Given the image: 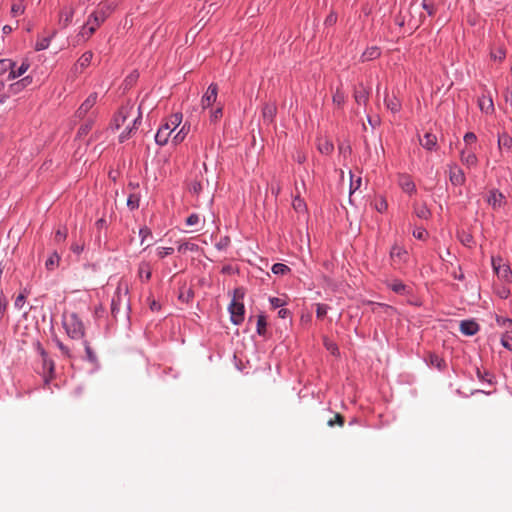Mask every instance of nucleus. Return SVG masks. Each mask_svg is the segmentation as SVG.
Masks as SVG:
<instances>
[{"label":"nucleus","mask_w":512,"mask_h":512,"mask_svg":"<svg viewBox=\"0 0 512 512\" xmlns=\"http://www.w3.org/2000/svg\"><path fill=\"white\" fill-rule=\"evenodd\" d=\"M181 121H182V114H180V113L173 114L165 124H163L159 127V129L155 135V142L160 146H164L165 144H167L171 133L173 132V130L176 127L179 126Z\"/></svg>","instance_id":"nucleus-1"},{"label":"nucleus","mask_w":512,"mask_h":512,"mask_svg":"<svg viewBox=\"0 0 512 512\" xmlns=\"http://www.w3.org/2000/svg\"><path fill=\"white\" fill-rule=\"evenodd\" d=\"M244 292L241 289H235L234 297L228 307L230 319L234 325H240L244 321L245 307L240 299H243Z\"/></svg>","instance_id":"nucleus-2"},{"label":"nucleus","mask_w":512,"mask_h":512,"mask_svg":"<svg viewBox=\"0 0 512 512\" xmlns=\"http://www.w3.org/2000/svg\"><path fill=\"white\" fill-rule=\"evenodd\" d=\"M64 328L69 337L72 339H80L84 336V325L76 313H71L63 320Z\"/></svg>","instance_id":"nucleus-3"},{"label":"nucleus","mask_w":512,"mask_h":512,"mask_svg":"<svg viewBox=\"0 0 512 512\" xmlns=\"http://www.w3.org/2000/svg\"><path fill=\"white\" fill-rule=\"evenodd\" d=\"M491 262L497 277L505 283H510L512 281V270L509 264L505 263L501 257H492Z\"/></svg>","instance_id":"nucleus-4"},{"label":"nucleus","mask_w":512,"mask_h":512,"mask_svg":"<svg viewBox=\"0 0 512 512\" xmlns=\"http://www.w3.org/2000/svg\"><path fill=\"white\" fill-rule=\"evenodd\" d=\"M127 292V288L123 290L122 287L119 285L112 297L111 314L115 319L117 318L121 306H124L126 309L129 308L127 301H125L127 298Z\"/></svg>","instance_id":"nucleus-5"},{"label":"nucleus","mask_w":512,"mask_h":512,"mask_svg":"<svg viewBox=\"0 0 512 512\" xmlns=\"http://www.w3.org/2000/svg\"><path fill=\"white\" fill-rule=\"evenodd\" d=\"M111 6L108 3H100L95 12L88 17V24H93L99 27L109 16Z\"/></svg>","instance_id":"nucleus-6"},{"label":"nucleus","mask_w":512,"mask_h":512,"mask_svg":"<svg viewBox=\"0 0 512 512\" xmlns=\"http://www.w3.org/2000/svg\"><path fill=\"white\" fill-rule=\"evenodd\" d=\"M93 59L92 51L84 52L81 57L77 60V62L71 68V74L73 76H77L81 74L90 64Z\"/></svg>","instance_id":"nucleus-7"},{"label":"nucleus","mask_w":512,"mask_h":512,"mask_svg":"<svg viewBox=\"0 0 512 512\" xmlns=\"http://www.w3.org/2000/svg\"><path fill=\"white\" fill-rule=\"evenodd\" d=\"M449 180L454 186H461L466 181L463 170L456 164L449 165Z\"/></svg>","instance_id":"nucleus-8"},{"label":"nucleus","mask_w":512,"mask_h":512,"mask_svg":"<svg viewBox=\"0 0 512 512\" xmlns=\"http://www.w3.org/2000/svg\"><path fill=\"white\" fill-rule=\"evenodd\" d=\"M97 99L98 94L96 92L91 93L76 111V116L78 118H84L89 110L96 104Z\"/></svg>","instance_id":"nucleus-9"},{"label":"nucleus","mask_w":512,"mask_h":512,"mask_svg":"<svg viewBox=\"0 0 512 512\" xmlns=\"http://www.w3.org/2000/svg\"><path fill=\"white\" fill-rule=\"evenodd\" d=\"M42 358V366L44 373V382L48 384L55 377V364L52 359L49 358L48 354Z\"/></svg>","instance_id":"nucleus-10"},{"label":"nucleus","mask_w":512,"mask_h":512,"mask_svg":"<svg viewBox=\"0 0 512 512\" xmlns=\"http://www.w3.org/2000/svg\"><path fill=\"white\" fill-rule=\"evenodd\" d=\"M217 94H218L217 84L211 83L208 86L206 93L202 97V106L204 109L210 107L213 103H215V101L217 99Z\"/></svg>","instance_id":"nucleus-11"},{"label":"nucleus","mask_w":512,"mask_h":512,"mask_svg":"<svg viewBox=\"0 0 512 512\" xmlns=\"http://www.w3.org/2000/svg\"><path fill=\"white\" fill-rule=\"evenodd\" d=\"M369 95H370V90L363 83H359L354 88V99H355L356 103L359 105H361V104L366 105L369 100Z\"/></svg>","instance_id":"nucleus-12"},{"label":"nucleus","mask_w":512,"mask_h":512,"mask_svg":"<svg viewBox=\"0 0 512 512\" xmlns=\"http://www.w3.org/2000/svg\"><path fill=\"white\" fill-rule=\"evenodd\" d=\"M487 202L494 209H497L505 204V196L499 190L493 189L489 192Z\"/></svg>","instance_id":"nucleus-13"},{"label":"nucleus","mask_w":512,"mask_h":512,"mask_svg":"<svg viewBox=\"0 0 512 512\" xmlns=\"http://www.w3.org/2000/svg\"><path fill=\"white\" fill-rule=\"evenodd\" d=\"M398 184L406 193L412 194L416 192V186L412 178L407 174H401L398 178Z\"/></svg>","instance_id":"nucleus-14"},{"label":"nucleus","mask_w":512,"mask_h":512,"mask_svg":"<svg viewBox=\"0 0 512 512\" xmlns=\"http://www.w3.org/2000/svg\"><path fill=\"white\" fill-rule=\"evenodd\" d=\"M479 329V324L474 320H463L460 323V331L467 336L475 335Z\"/></svg>","instance_id":"nucleus-15"},{"label":"nucleus","mask_w":512,"mask_h":512,"mask_svg":"<svg viewBox=\"0 0 512 512\" xmlns=\"http://www.w3.org/2000/svg\"><path fill=\"white\" fill-rule=\"evenodd\" d=\"M419 142L420 145L428 151L436 150L437 137L435 134L427 132L423 137H419Z\"/></svg>","instance_id":"nucleus-16"},{"label":"nucleus","mask_w":512,"mask_h":512,"mask_svg":"<svg viewBox=\"0 0 512 512\" xmlns=\"http://www.w3.org/2000/svg\"><path fill=\"white\" fill-rule=\"evenodd\" d=\"M476 376L480 382L487 383L491 387L496 383L495 375L486 369L476 367Z\"/></svg>","instance_id":"nucleus-17"},{"label":"nucleus","mask_w":512,"mask_h":512,"mask_svg":"<svg viewBox=\"0 0 512 512\" xmlns=\"http://www.w3.org/2000/svg\"><path fill=\"white\" fill-rule=\"evenodd\" d=\"M30 68V62L28 59H24L19 67H13L8 75V80L16 79L24 75Z\"/></svg>","instance_id":"nucleus-18"},{"label":"nucleus","mask_w":512,"mask_h":512,"mask_svg":"<svg viewBox=\"0 0 512 512\" xmlns=\"http://www.w3.org/2000/svg\"><path fill=\"white\" fill-rule=\"evenodd\" d=\"M317 149L321 154L329 155L334 150L332 141L326 137H319L317 139Z\"/></svg>","instance_id":"nucleus-19"},{"label":"nucleus","mask_w":512,"mask_h":512,"mask_svg":"<svg viewBox=\"0 0 512 512\" xmlns=\"http://www.w3.org/2000/svg\"><path fill=\"white\" fill-rule=\"evenodd\" d=\"M407 256H408V253L403 247L395 244L391 248L390 257L394 262H396V261L406 262Z\"/></svg>","instance_id":"nucleus-20"},{"label":"nucleus","mask_w":512,"mask_h":512,"mask_svg":"<svg viewBox=\"0 0 512 512\" xmlns=\"http://www.w3.org/2000/svg\"><path fill=\"white\" fill-rule=\"evenodd\" d=\"M277 112L275 103H265L262 108V116L265 122H272Z\"/></svg>","instance_id":"nucleus-21"},{"label":"nucleus","mask_w":512,"mask_h":512,"mask_svg":"<svg viewBox=\"0 0 512 512\" xmlns=\"http://www.w3.org/2000/svg\"><path fill=\"white\" fill-rule=\"evenodd\" d=\"M204 188V178L202 173L200 172V177L198 175L195 176L193 180L189 183V191L194 195H199Z\"/></svg>","instance_id":"nucleus-22"},{"label":"nucleus","mask_w":512,"mask_h":512,"mask_svg":"<svg viewBox=\"0 0 512 512\" xmlns=\"http://www.w3.org/2000/svg\"><path fill=\"white\" fill-rule=\"evenodd\" d=\"M460 159L467 167H475L478 163V158L473 151L462 150Z\"/></svg>","instance_id":"nucleus-23"},{"label":"nucleus","mask_w":512,"mask_h":512,"mask_svg":"<svg viewBox=\"0 0 512 512\" xmlns=\"http://www.w3.org/2000/svg\"><path fill=\"white\" fill-rule=\"evenodd\" d=\"M497 144L499 149H504L507 152H512V137L508 133L503 132L499 134Z\"/></svg>","instance_id":"nucleus-24"},{"label":"nucleus","mask_w":512,"mask_h":512,"mask_svg":"<svg viewBox=\"0 0 512 512\" xmlns=\"http://www.w3.org/2000/svg\"><path fill=\"white\" fill-rule=\"evenodd\" d=\"M152 275V270L149 262L142 261L138 266V276L141 281H149Z\"/></svg>","instance_id":"nucleus-25"},{"label":"nucleus","mask_w":512,"mask_h":512,"mask_svg":"<svg viewBox=\"0 0 512 512\" xmlns=\"http://www.w3.org/2000/svg\"><path fill=\"white\" fill-rule=\"evenodd\" d=\"M73 16H74V9L72 7L64 8L60 12L59 24L63 28H66L72 22Z\"/></svg>","instance_id":"nucleus-26"},{"label":"nucleus","mask_w":512,"mask_h":512,"mask_svg":"<svg viewBox=\"0 0 512 512\" xmlns=\"http://www.w3.org/2000/svg\"><path fill=\"white\" fill-rule=\"evenodd\" d=\"M479 108L482 112H485L486 114H492L494 112V104L491 97H486L483 95L481 98H479L478 101Z\"/></svg>","instance_id":"nucleus-27"},{"label":"nucleus","mask_w":512,"mask_h":512,"mask_svg":"<svg viewBox=\"0 0 512 512\" xmlns=\"http://www.w3.org/2000/svg\"><path fill=\"white\" fill-rule=\"evenodd\" d=\"M381 55V51L378 47L372 46L368 47L361 55L362 62L372 61L377 59Z\"/></svg>","instance_id":"nucleus-28"},{"label":"nucleus","mask_w":512,"mask_h":512,"mask_svg":"<svg viewBox=\"0 0 512 512\" xmlns=\"http://www.w3.org/2000/svg\"><path fill=\"white\" fill-rule=\"evenodd\" d=\"M428 361L432 367L437 368L439 371H443L446 369L447 364L445 360L435 353L429 354Z\"/></svg>","instance_id":"nucleus-29"},{"label":"nucleus","mask_w":512,"mask_h":512,"mask_svg":"<svg viewBox=\"0 0 512 512\" xmlns=\"http://www.w3.org/2000/svg\"><path fill=\"white\" fill-rule=\"evenodd\" d=\"M413 207L418 218L427 220L431 216V211L426 204L415 203Z\"/></svg>","instance_id":"nucleus-30"},{"label":"nucleus","mask_w":512,"mask_h":512,"mask_svg":"<svg viewBox=\"0 0 512 512\" xmlns=\"http://www.w3.org/2000/svg\"><path fill=\"white\" fill-rule=\"evenodd\" d=\"M60 260V255L56 251H54L45 262L46 269L48 271H53L55 268L59 266Z\"/></svg>","instance_id":"nucleus-31"},{"label":"nucleus","mask_w":512,"mask_h":512,"mask_svg":"<svg viewBox=\"0 0 512 512\" xmlns=\"http://www.w3.org/2000/svg\"><path fill=\"white\" fill-rule=\"evenodd\" d=\"M384 102H385L387 109H389L392 113H397L401 109V103L395 96L386 97Z\"/></svg>","instance_id":"nucleus-32"},{"label":"nucleus","mask_w":512,"mask_h":512,"mask_svg":"<svg viewBox=\"0 0 512 512\" xmlns=\"http://www.w3.org/2000/svg\"><path fill=\"white\" fill-rule=\"evenodd\" d=\"M56 31H53L50 36L40 38L36 41V44L34 46V49L36 51H42L49 47L51 39L55 36Z\"/></svg>","instance_id":"nucleus-33"},{"label":"nucleus","mask_w":512,"mask_h":512,"mask_svg":"<svg viewBox=\"0 0 512 512\" xmlns=\"http://www.w3.org/2000/svg\"><path fill=\"white\" fill-rule=\"evenodd\" d=\"M256 331L258 335L265 336L267 332V320L265 315H259L257 318V327Z\"/></svg>","instance_id":"nucleus-34"},{"label":"nucleus","mask_w":512,"mask_h":512,"mask_svg":"<svg viewBox=\"0 0 512 512\" xmlns=\"http://www.w3.org/2000/svg\"><path fill=\"white\" fill-rule=\"evenodd\" d=\"M345 98L346 95L344 91L340 87H338L333 94L332 100L334 104L341 107L345 103Z\"/></svg>","instance_id":"nucleus-35"},{"label":"nucleus","mask_w":512,"mask_h":512,"mask_svg":"<svg viewBox=\"0 0 512 512\" xmlns=\"http://www.w3.org/2000/svg\"><path fill=\"white\" fill-rule=\"evenodd\" d=\"M84 347L86 352V359L92 364H96L98 359L96 353L92 350L88 341H84Z\"/></svg>","instance_id":"nucleus-36"},{"label":"nucleus","mask_w":512,"mask_h":512,"mask_svg":"<svg viewBox=\"0 0 512 512\" xmlns=\"http://www.w3.org/2000/svg\"><path fill=\"white\" fill-rule=\"evenodd\" d=\"M199 249V246L192 242H182L178 245V251L180 253H186L187 251H197Z\"/></svg>","instance_id":"nucleus-37"},{"label":"nucleus","mask_w":512,"mask_h":512,"mask_svg":"<svg viewBox=\"0 0 512 512\" xmlns=\"http://www.w3.org/2000/svg\"><path fill=\"white\" fill-rule=\"evenodd\" d=\"M15 67V62L11 59H1L0 60V75L4 74L7 71H11V69Z\"/></svg>","instance_id":"nucleus-38"},{"label":"nucleus","mask_w":512,"mask_h":512,"mask_svg":"<svg viewBox=\"0 0 512 512\" xmlns=\"http://www.w3.org/2000/svg\"><path fill=\"white\" fill-rule=\"evenodd\" d=\"M271 270L276 275H285L290 272V268L283 263H275Z\"/></svg>","instance_id":"nucleus-39"},{"label":"nucleus","mask_w":512,"mask_h":512,"mask_svg":"<svg viewBox=\"0 0 512 512\" xmlns=\"http://www.w3.org/2000/svg\"><path fill=\"white\" fill-rule=\"evenodd\" d=\"M97 28L98 27L93 24H88V20H87L86 23L82 27L81 35L83 37L89 38V37H91V35H93L95 33Z\"/></svg>","instance_id":"nucleus-40"},{"label":"nucleus","mask_w":512,"mask_h":512,"mask_svg":"<svg viewBox=\"0 0 512 512\" xmlns=\"http://www.w3.org/2000/svg\"><path fill=\"white\" fill-rule=\"evenodd\" d=\"M97 28L98 27L93 24H88V20H87L86 23L82 27L81 35L83 37L89 38V37H91V35H93L95 33Z\"/></svg>","instance_id":"nucleus-41"},{"label":"nucleus","mask_w":512,"mask_h":512,"mask_svg":"<svg viewBox=\"0 0 512 512\" xmlns=\"http://www.w3.org/2000/svg\"><path fill=\"white\" fill-rule=\"evenodd\" d=\"M127 115L125 109L119 110L114 118V125L116 129H119L126 121Z\"/></svg>","instance_id":"nucleus-42"},{"label":"nucleus","mask_w":512,"mask_h":512,"mask_svg":"<svg viewBox=\"0 0 512 512\" xmlns=\"http://www.w3.org/2000/svg\"><path fill=\"white\" fill-rule=\"evenodd\" d=\"M501 344L509 351H512V331H507L503 334Z\"/></svg>","instance_id":"nucleus-43"},{"label":"nucleus","mask_w":512,"mask_h":512,"mask_svg":"<svg viewBox=\"0 0 512 512\" xmlns=\"http://www.w3.org/2000/svg\"><path fill=\"white\" fill-rule=\"evenodd\" d=\"M7 307H8V300L5 297V295L3 294V292H1L0 293V322L3 320V318L6 315Z\"/></svg>","instance_id":"nucleus-44"},{"label":"nucleus","mask_w":512,"mask_h":512,"mask_svg":"<svg viewBox=\"0 0 512 512\" xmlns=\"http://www.w3.org/2000/svg\"><path fill=\"white\" fill-rule=\"evenodd\" d=\"M140 197L137 194H130L127 199V206L131 210H135L139 207Z\"/></svg>","instance_id":"nucleus-45"},{"label":"nucleus","mask_w":512,"mask_h":512,"mask_svg":"<svg viewBox=\"0 0 512 512\" xmlns=\"http://www.w3.org/2000/svg\"><path fill=\"white\" fill-rule=\"evenodd\" d=\"M24 10H25V8H24L22 1L13 3L11 6V14L13 17L23 14Z\"/></svg>","instance_id":"nucleus-46"},{"label":"nucleus","mask_w":512,"mask_h":512,"mask_svg":"<svg viewBox=\"0 0 512 512\" xmlns=\"http://www.w3.org/2000/svg\"><path fill=\"white\" fill-rule=\"evenodd\" d=\"M67 228L66 227H60L56 232H55V236H54V240L57 242V243H60V242H63L65 241V239L67 238Z\"/></svg>","instance_id":"nucleus-47"},{"label":"nucleus","mask_w":512,"mask_h":512,"mask_svg":"<svg viewBox=\"0 0 512 512\" xmlns=\"http://www.w3.org/2000/svg\"><path fill=\"white\" fill-rule=\"evenodd\" d=\"M374 207L378 212L383 213L387 210L388 204H387V201L383 197H380V198L376 199Z\"/></svg>","instance_id":"nucleus-48"},{"label":"nucleus","mask_w":512,"mask_h":512,"mask_svg":"<svg viewBox=\"0 0 512 512\" xmlns=\"http://www.w3.org/2000/svg\"><path fill=\"white\" fill-rule=\"evenodd\" d=\"M338 19L337 13L335 11H330V13L327 15L324 25L326 27H330L336 24Z\"/></svg>","instance_id":"nucleus-49"},{"label":"nucleus","mask_w":512,"mask_h":512,"mask_svg":"<svg viewBox=\"0 0 512 512\" xmlns=\"http://www.w3.org/2000/svg\"><path fill=\"white\" fill-rule=\"evenodd\" d=\"M422 7L424 10L427 11L429 16H433L436 13V8H435L434 4L428 0L422 1Z\"/></svg>","instance_id":"nucleus-50"},{"label":"nucleus","mask_w":512,"mask_h":512,"mask_svg":"<svg viewBox=\"0 0 512 512\" xmlns=\"http://www.w3.org/2000/svg\"><path fill=\"white\" fill-rule=\"evenodd\" d=\"M328 308L329 307L326 304H321V303L317 304V308H316L317 318L323 319L327 314Z\"/></svg>","instance_id":"nucleus-51"},{"label":"nucleus","mask_w":512,"mask_h":512,"mask_svg":"<svg viewBox=\"0 0 512 512\" xmlns=\"http://www.w3.org/2000/svg\"><path fill=\"white\" fill-rule=\"evenodd\" d=\"M223 115L222 107H217L215 110L211 112L210 121L217 122Z\"/></svg>","instance_id":"nucleus-52"},{"label":"nucleus","mask_w":512,"mask_h":512,"mask_svg":"<svg viewBox=\"0 0 512 512\" xmlns=\"http://www.w3.org/2000/svg\"><path fill=\"white\" fill-rule=\"evenodd\" d=\"M459 239L466 246H470L473 243V236L471 234H469V233L463 232L459 236Z\"/></svg>","instance_id":"nucleus-53"},{"label":"nucleus","mask_w":512,"mask_h":512,"mask_svg":"<svg viewBox=\"0 0 512 512\" xmlns=\"http://www.w3.org/2000/svg\"><path fill=\"white\" fill-rule=\"evenodd\" d=\"M199 222H200V217L196 213L191 214L186 219V225L187 226H194V225L199 224Z\"/></svg>","instance_id":"nucleus-54"},{"label":"nucleus","mask_w":512,"mask_h":512,"mask_svg":"<svg viewBox=\"0 0 512 512\" xmlns=\"http://www.w3.org/2000/svg\"><path fill=\"white\" fill-rule=\"evenodd\" d=\"M184 129H185V126H183L182 129L173 137L172 142L175 145L181 143L184 140V138L186 136V132H184Z\"/></svg>","instance_id":"nucleus-55"},{"label":"nucleus","mask_w":512,"mask_h":512,"mask_svg":"<svg viewBox=\"0 0 512 512\" xmlns=\"http://www.w3.org/2000/svg\"><path fill=\"white\" fill-rule=\"evenodd\" d=\"M270 304L273 308H281L285 305V301L278 297H271L269 299Z\"/></svg>","instance_id":"nucleus-56"},{"label":"nucleus","mask_w":512,"mask_h":512,"mask_svg":"<svg viewBox=\"0 0 512 512\" xmlns=\"http://www.w3.org/2000/svg\"><path fill=\"white\" fill-rule=\"evenodd\" d=\"M428 235L427 231L424 228H417L413 231V236L417 239L423 240Z\"/></svg>","instance_id":"nucleus-57"},{"label":"nucleus","mask_w":512,"mask_h":512,"mask_svg":"<svg viewBox=\"0 0 512 512\" xmlns=\"http://www.w3.org/2000/svg\"><path fill=\"white\" fill-rule=\"evenodd\" d=\"M174 252V249L171 247H162L158 250L159 258L163 259L168 255H171Z\"/></svg>","instance_id":"nucleus-58"},{"label":"nucleus","mask_w":512,"mask_h":512,"mask_svg":"<svg viewBox=\"0 0 512 512\" xmlns=\"http://www.w3.org/2000/svg\"><path fill=\"white\" fill-rule=\"evenodd\" d=\"M23 89H24V87H22V85L19 81L14 82V83L10 84V86H9V91L12 94H17V93L21 92Z\"/></svg>","instance_id":"nucleus-59"},{"label":"nucleus","mask_w":512,"mask_h":512,"mask_svg":"<svg viewBox=\"0 0 512 512\" xmlns=\"http://www.w3.org/2000/svg\"><path fill=\"white\" fill-rule=\"evenodd\" d=\"M26 295L24 293H20L15 299L14 306L17 309H21L25 303Z\"/></svg>","instance_id":"nucleus-60"},{"label":"nucleus","mask_w":512,"mask_h":512,"mask_svg":"<svg viewBox=\"0 0 512 512\" xmlns=\"http://www.w3.org/2000/svg\"><path fill=\"white\" fill-rule=\"evenodd\" d=\"M464 141H465L466 144H472V143H475L477 141V137H476L475 133L467 132L464 135Z\"/></svg>","instance_id":"nucleus-61"},{"label":"nucleus","mask_w":512,"mask_h":512,"mask_svg":"<svg viewBox=\"0 0 512 512\" xmlns=\"http://www.w3.org/2000/svg\"><path fill=\"white\" fill-rule=\"evenodd\" d=\"M134 129V127H128L125 131H123L120 136H119V141L121 143H123L124 141H126L127 139H129L130 137V134L132 132V130Z\"/></svg>","instance_id":"nucleus-62"},{"label":"nucleus","mask_w":512,"mask_h":512,"mask_svg":"<svg viewBox=\"0 0 512 512\" xmlns=\"http://www.w3.org/2000/svg\"><path fill=\"white\" fill-rule=\"evenodd\" d=\"M141 242L143 243L148 236H151V230L148 227H142L139 231Z\"/></svg>","instance_id":"nucleus-63"},{"label":"nucleus","mask_w":512,"mask_h":512,"mask_svg":"<svg viewBox=\"0 0 512 512\" xmlns=\"http://www.w3.org/2000/svg\"><path fill=\"white\" fill-rule=\"evenodd\" d=\"M504 99L512 107V88L507 87L504 91Z\"/></svg>","instance_id":"nucleus-64"}]
</instances>
